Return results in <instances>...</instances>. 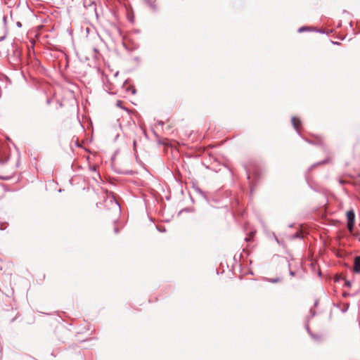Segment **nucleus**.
Returning <instances> with one entry per match:
<instances>
[{
	"mask_svg": "<svg viewBox=\"0 0 360 360\" xmlns=\"http://www.w3.org/2000/svg\"><path fill=\"white\" fill-rule=\"evenodd\" d=\"M243 167L247 174V179L249 180L250 183L251 184L255 183L256 181L259 178V172L257 169L251 172L250 169H249L245 165H244Z\"/></svg>",
	"mask_w": 360,
	"mask_h": 360,
	"instance_id": "obj_1",
	"label": "nucleus"
},
{
	"mask_svg": "<svg viewBox=\"0 0 360 360\" xmlns=\"http://www.w3.org/2000/svg\"><path fill=\"white\" fill-rule=\"evenodd\" d=\"M346 216H347V225H354L355 213H354V210H350L347 211Z\"/></svg>",
	"mask_w": 360,
	"mask_h": 360,
	"instance_id": "obj_2",
	"label": "nucleus"
},
{
	"mask_svg": "<svg viewBox=\"0 0 360 360\" xmlns=\"http://www.w3.org/2000/svg\"><path fill=\"white\" fill-rule=\"evenodd\" d=\"M291 122H292V125L293 126V127L295 129V131L297 132L298 134L300 135V133L299 129H298V124H301L300 120L297 118V117H292L291 118Z\"/></svg>",
	"mask_w": 360,
	"mask_h": 360,
	"instance_id": "obj_3",
	"label": "nucleus"
},
{
	"mask_svg": "<svg viewBox=\"0 0 360 360\" xmlns=\"http://www.w3.org/2000/svg\"><path fill=\"white\" fill-rule=\"evenodd\" d=\"M353 271L355 273H360V256H357L354 259Z\"/></svg>",
	"mask_w": 360,
	"mask_h": 360,
	"instance_id": "obj_4",
	"label": "nucleus"
},
{
	"mask_svg": "<svg viewBox=\"0 0 360 360\" xmlns=\"http://www.w3.org/2000/svg\"><path fill=\"white\" fill-rule=\"evenodd\" d=\"M249 231V233L248 235L245 238V240L246 242H250L253 240L254 238V236L256 233V231L255 230H252V229H250V230H248V229H245V231Z\"/></svg>",
	"mask_w": 360,
	"mask_h": 360,
	"instance_id": "obj_5",
	"label": "nucleus"
},
{
	"mask_svg": "<svg viewBox=\"0 0 360 360\" xmlns=\"http://www.w3.org/2000/svg\"><path fill=\"white\" fill-rule=\"evenodd\" d=\"M290 239L303 238L304 232L302 230L297 231L295 233L288 236Z\"/></svg>",
	"mask_w": 360,
	"mask_h": 360,
	"instance_id": "obj_6",
	"label": "nucleus"
},
{
	"mask_svg": "<svg viewBox=\"0 0 360 360\" xmlns=\"http://www.w3.org/2000/svg\"><path fill=\"white\" fill-rule=\"evenodd\" d=\"M328 162V159H325L322 161H320V162H318L314 165H312L308 169H307V174L310 172L314 168H315L316 167L319 166V165H324L326 164V162Z\"/></svg>",
	"mask_w": 360,
	"mask_h": 360,
	"instance_id": "obj_7",
	"label": "nucleus"
},
{
	"mask_svg": "<svg viewBox=\"0 0 360 360\" xmlns=\"http://www.w3.org/2000/svg\"><path fill=\"white\" fill-rule=\"evenodd\" d=\"M144 2L150 6L153 11L157 10V6L153 0H143Z\"/></svg>",
	"mask_w": 360,
	"mask_h": 360,
	"instance_id": "obj_8",
	"label": "nucleus"
},
{
	"mask_svg": "<svg viewBox=\"0 0 360 360\" xmlns=\"http://www.w3.org/2000/svg\"><path fill=\"white\" fill-rule=\"evenodd\" d=\"M110 202L112 204V205L113 206V208L115 210L116 212H117L118 210H120V206L116 200H115L113 199H110Z\"/></svg>",
	"mask_w": 360,
	"mask_h": 360,
	"instance_id": "obj_9",
	"label": "nucleus"
},
{
	"mask_svg": "<svg viewBox=\"0 0 360 360\" xmlns=\"http://www.w3.org/2000/svg\"><path fill=\"white\" fill-rule=\"evenodd\" d=\"M307 331L309 334L311 335V337L314 339L315 340H320L321 339V337L319 335L313 334L309 328V326L307 327Z\"/></svg>",
	"mask_w": 360,
	"mask_h": 360,
	"instance_id": "obj_10",
	"label": "nucleus"
},
{
	"mask_svg": "<svg viewBox=\"0 0 360 360\" xmlns=\"http://www.w3.org/2000/svg\"><path fill=\"white\" fill-rule=\"evenodd\" d=\"M302 139L307 141V143H310V144H321L322 143V141L321 139H319L316 141H313L311 140H309V139H307L306 138H304L302 137Z\"/></svg>",
	"mask_w": 360,
	"mask_h": 360,
	"instance_id": "obj_11",
	"label": "nucleus"
},
{
	"mask_svg": "<svg viewBox=\"0 0 360 360\" xmlns=\"http://www.w3.org/2000/svg\"><path fill=\"white\" fill-rule=\"evenodd\" d=\"M309 30H311V28L310 27L303 26L298 29V32L301 33V32L309 31Z\"/></svg>",
	"mask_w": 360,
	"mask_h": 360,
	"instance_id": "obj_12",
	"label": "nucleus"
},
{
	"mask_svg": "<svg viewBox=\"0 0 360 360\" xmlns=\"http://www.w3.org/2000/svg\"><path fill=\"white\" fill-rule=\"evenodd\" d=\"M349 233L354 235L356 226H347Z\"/></svg>",
	"mask_w": 360,
	"mask_h": 360,
	"instance_id": "obj_13",
	"label": "nucleus"
},
{
	"mask_svg": "<svg viewBox=\"0 0 360 360\" xmlns=\"http://www.w3.org/2000/svg\"><path fill=\"white\" fill-rule=\"evenodd\" d=\"M281 281H282V279L279 277H277L276 278H270L269 279V281L273 283L281 282Z\"/></svg>",
	"mask_w": 360,
	"mask_h": 360,
	"instance_id": "obj_14",
	"label": "nucleus"
},
{
	"mask_svg": "<svg viewBox=\"0 0 360 360\" xmlns=\"http://www.w3.org/2000/svg\"><path fill=\"white\" fill-rule=\"evenodd\" d=\"M195 190L196 191V192H198L199 194L202 195V196L205 197V193L204 192L198 187H196L195 188Z\"/></svg>",
	"mask_w": 360,
	"mask_h": 360,
	"instance_id": "obj_15",
	"label": "nucleus"
},
{
	"mask_svg": "<svg viewBox=\"0 0 360 360\" xmlns=\"http://www.w3.org/2000/svg\"><path fill=\"white\" fill-rule=\"evenodd\" d=\"M127 91H130L131 92V94H136V89H135V87H134V86L129 87V88L127 89Z\"/></svg>",
	"mask_w": 360,
	"mask_h": 360,
	"instance_id": "obj_16",
	"label": "nucleus"
},
{
	"mask_svg": "<svg viewBox=\"0 0 360 360\" xmlns=\"http://www.w3.org/2000/svg\"><path fill=\"white\" fill-rule=\"evenodd\" d=\"M345 281V284H344V286L345 287H348V288H350L351 285H352V283L351 281H347V280H344Z\"/></svg>",
	"mask_w": 360,
	"mask_h": 360,
	"instance_id": "obj_17",
	"label": "nucleus"
},
{
	"mask_svg": "<svg viewBox=\"0 0 360 360\" xmlns=\"http://www.w3.org/2000/svg\"><path fill=\"white\" fill-rule=\"evenodd\" d=\"M341 280H345V278L343 277H342L341 276H337L335 278V282H340Z\"/></svg>",
	"mask_w": 360,
	"mask_h": 360,
	"instance_id": "obj_18",
	"label": "nucleus"
},
{
	"mask_svg": "<svg viewBox=\"0 0 360 360\" xmlns=\"http://www.w3.org/2000/svg\"><path fill=\"white\" fill-rule=\"evenodd\" d=\"M161 226H157L156 228H157V230L159 231L160 232H165V229L164 226H162L163 228L162 229H160Z\"/></svg>",
	"mask_w": 360,
	"mask_h": 360,
	"instance_id": "obj_19",
	"label": "nucleus"
},
{
	"mask_svg": "<svg viewBox=\"0 0 360 360\" xmlns=\"http://www.w3.org/2000/svg\"><path fill=\"white\" fill-rule=\"evenodd\" d=\"M10 179H11L10 176H0V179H1V180H9Z\"/></svg>",
	"mask_w": 360,
	"mask_h": 360,
	"instance_id": "obj_20",
	"label": "nucleus"
},
{
	"mask_svg": "<svg viewBox=\"0 0 360 360\" xmlns=\"http://www.w3.org/2000/svg\"><path fill=\"white\" fill-rule=\"evenodd\" d=\"M289 274L291 276H295V272L294 271H292L290 269H289Z\"/></svg>",
	"mask_w": 360,
	"mask_h": 360,
	"instance_id": "obj_21",
	"label": "nucleus"
},
{
	"mask_svg": "<svg viewBox=\"0 0 360 360\" xmlns=\"http://www.w3.org/2000/svg\"><path fill=\"white\" fill-rule=\"evenodd\" d=\"M16 26L19 28H20L22 27V23L20 22H16Z\"/></svg>",
	"mask_w": 360,
	"mask_h": 360,
	"instance_id": "obj_22",
	"label": "nucleus"
},
{
	"mask_svg": "<svg viewBox=\"0 0 360 360\" xmlns=\"http://www.w3.org/2000/svg\"><path fill=\"white\" fill-rule=\"evenodd\" d=\"M133 146H134V150L136 151V140L134 141Z\"/></svg>",
	"mask_w": 360,
	"mask_h": 360,
	"instance_id": "obj_23",
	"label": "nucleus"
},
{
	"mask_svg": "<svg viewBox=\"0 0 360 360\" xmlns=\"http://www.w3.org/2000/svg\"><path fill=\"white\" fill-rule=\"evenodd\" d=\"M121 105H122V101H117V106L121 107Z\"/></svg>",
	"mask_w": 360,
	"mask_h": 360,
	"instance_id": "obj_24",
	"label": "nucleus"
},
{
	"mask_svg": "<svg viewBox=\"0 0 360 360\" xmlns=\"http://www.w3.org/2000/svg\"><path fill=\"white\" fill-rule=\"evenodd\" d=\"M331 43L333 44H335V45H339L340 44V42H338V41H331Z\"/></svg>",
	"mask_w": 360,
	"mask_h": 360,
	"instance_id": "obj_25",
	"label": "nucleus"
},
{
	"mask_svg": "<svg viewBox=\"0 0 360 360\" xmlns=\"http://www.w3.org/2000/svg\"><path fill=\"white\" fill-rule=\"evenodd\" d=\"M310 313L311 314L312 316L315 315V311L312 309L310 310Z\"/></svg>",
	"mask_w": 360,
	"mask_h": 360,
	"instance_id": "obj_26",
	"label": "nucleus"
},
{
	"mask_svg": "<svg viewBox=\"0 0 360 360\" xmlns=\"http://www.w3.org/2000/svg\"><path fill=\"white\" fill-rule=\"evenodd\" d=\"M317 32H320V33H326V32L323 30H317Z\"/></svg>",
	"mask_w": 360,
	"mask_h": 360,
	"instance_id": "obj_27",
	"label": "nucleus"
},
{
	"mask_svg": "<svg viewBox=\"0 0 360 360\" xmlns=\"http://www.w3.org/2000/svg\"><path fill=\"white\" fill-rule=\"evenodd\" d=\"M274 238H275V240H276V242H277L278 244H280V241H279V240L277 238V237H276L274 234Z\"/></svg>",
	"mask_w": 360,
	"mask_h": 360,
	"instance_id": "obj_28",
	"label": "nucleus"
},
{
	"mask_svg": "<svg viewBox=\"0 0 360 360\" xmlns=\"http://www.w3.org/2000/svg\"><path fill=\"white\" fill-rule=\"evenodd\" d=\"M125 174H132V171H127V172H125Z\"/></svg>",
	"mask_w": 360,
	"mask_h": 360,
	"instance_id": "obj_29",
	"label": "nucleus"
},
{
	"mask_svg": "<svg viewBox=\"0 0 360 360\" xmlns=\"http://www.w3.org/2000/svg\"><path fill=\"white\" fill-rule=\"evenodd\" d=\"M158 123V124H160V125L164 124V122L162 121H159Z\"/></svg>",
	"mask_w": 360,
	"mask_h": 360,
	"instance_id": "obj_30",
	"label": "nucleus"
},
{
	"mask_svg": "<svg viewBox=\"0 0 360 360\" xmlns=\"http://www.w3.org/2000/svg\"><path fill=\"white\" fill-rule=\"evenodd\" d=\"M114 231L115 233H118V231H119L118 228L115 227Z\"/></svg>",
	"mask_w": 360,
	"mask_h": 360,
	"instance_id": "obj_31",
	"label": "nucleus"
},
{
	"mask_svg": "<svg viewBox=\"0 0 360 360\" xmlns=\"http://www.w3.org/2000/svg\"><path fill=\"white\" fill-rule=\"evenodd\" d=\"M348 295H349V293H347V292H344V293H343V296H344V297H347V296H348Z\"/></svg>",
	"mask_w": 360,
	"mask_h": 360,
	"instance_id": "obj_32",
	"label": "nucleus"
},
{
	"mask_svg": "<svg viewBox=\"0 0 360 360\" xmlns=\"http://www.w3.org/2000/svg\"><path fill=\"white\" fill-rule=\"evenodd\" d=\"M4 22H6V16L4 17Z\"/></svg>",
	"mask_w": 360,
	"mask_h": 360,
	"instance_id": "obj_33",
	"label": "nucleus"
},
{
	"mask_svg": "<svg viewBox=\"0 0 360 360\" xmlns=\"http://www.w3.org/2000/svg\"><path fill=\"white\" fill-rule=\"evenodd\" d=\"M325 225L329 226V225H332V224H330V223H327V224H326Z\"/></svg>",
	"mask_w": 360,
	"mask_h": 360,
	"instance_id": "obj_34",
	"label": "nucleus"
},
{
	"mask_svg": "<svg viewBox=\"0 0 360 360\" xmlns=\"http://www.w3.org/2000/svg\"><path fill=\"white\" fill-rule=\"evenodd\" d=\"M187 210H188V209H184L181 212H184V211H187Z\"/></svg>",
	"mask_w": 360,
	"mask_h": 360,
	"instance_id": "obj_35",
	"label": "nucleus"
},
{
	"mask_svg": "<svg viewBox=\"0 0 360 360\" xmlns=\"http://www.w3.org/2000/svg\"><path fill=\"white\" fill-rule=\"evenodd\" d=\"M299 225L303 226V225H306V224H300Z\"/></svg>",
	"mask_w": 360,
	"mask_h": 360,
	"instance_id": "obj_36",
	"label": "nucleus"
}]
</instances>
